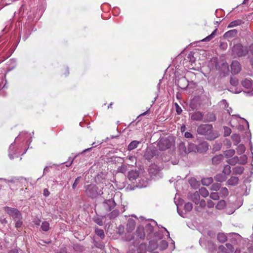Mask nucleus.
I'll list each match as a JSON object with an SVG mask.
<instances>
[{"mask_svg": "<svg viewBox=\"0 0 253 253\" xmlns=\"http://www.w3.org/2000/svg\"><path fill=\"white\" fill-rule=\"evenodd\" d=\"M231 73L233 74H237L239 73L241 70V66L240 63L237 61L232 62L231 65Z\"/></svg>", "mask_w": 253, "mask_h": 253, "instance_id": "9", "label": "nucleus"}, {"mask_svg": "<svg viewBox=\"0 0 253 253\" xmlns=\"http://www.w3.org/2000/svg\"><path fill=\"white\" fill-rule=\"evenodd\" d=\"M95 231L96 234L100 237V238L103 239L105 237V234L103 230L96 227Z\"/></svg>", "mask_w": 253, "mask_h": 253, "instance_id": "29", "label": "nucleus"}, {"mask_svg": "<svg viewBox=\"0 0 253 253\" xmlns=\"http://www.w3.org/2000/svg\"><path fill=\"white\" fill-rule=\"evenodd\" d=\"M216 120V117L212 113H208L206 116V121L208 122H213Z\"/></svg>", "mask_w": 253, "mask_h": 253, "instance_id": "25", "label": "nucleus"}, {"mask_svg": "<svg viewBox=\"0 0 253 253\" xmlns=\"http://www.w3.org/2000/svg\"><path fill=\"white\" fill-rule=\"evenodd\" d=\"M168 245L166 241L163 240L161 242V247L163 249H166Z\"/></svg>", "mask_w": 253, "mask_h": 253, "instance_id": "56", "label": "nucleus"}, {"mask_svg": "<svg viewBox=\"0 0 253 253\" xmlns=\"http://www.w3.org/2000/svg\"><path fill=\"white\" fill-rule=\"evenodd\" d=\"M199 194L203 197H207L209 196V193L208 190L205 187H202L199 189Z\"/></svg>", "mask_w": 253, "mask_h": 253, "instance_id": "23", "label": "nucleus"}, {"mask_svg": "<svg viewBox=\"0 0 253 253\" xmlns=\"http://www.w3.org/2000/svg\"><path fill=\"white\" fill-rule=\"evenodd\" d=\"M226 206V202L224 200H220L216 205L215 208L218 210H222Z\"/></svg>", "mask_w": 253, "mask_h": 253, "instance_id": "28", "label": "nucleus"}, {"mask_svg": "<svg viewBox=\"0 0 253 253\" xmlns=\"http://www.w3.org/2000/svg\"><path fill=\"white\" fill-rule=\"evenodd\" d=\"M94 221L96 223L100 226H102L103 225V221L101 218L100 217H96L94 218Z\"/></svg>", "mask_w": 253, "mask_h": 253, "instance_id": "52", "label": "nucleus"}, {"mask_svg": "<svg viewBox=\"0 0 253 253\" xmlns=\"http://www.w3.org/2000/svg\"><path fill=\"white\" fill-rule=\"evenodd\" d=\"M244 170V168L242 166H237L234 168L233 170V173L235 174H241Z\"/></svg>", "mask_w": 253, "mask_h": 253, "instance_id": "20", "label": "nucleus"}, {"mask_svg": "<svg viewBox=\"0 0 253 253\" xmlns=\"http://www.w3.org/2000/svg\"><path fill=\"white\" fill-rule=\"evenodd\" d=\"M210 198L214 200H217L219 198L218 193L216 192L211 193L210 196Z\"/></svg>", "mask_w": 253, "mask_h": 253, "instance_id": "45", "label": "nucleus"}, {"mask_svg": "<svg viewBox=\"0 0 253 253\" xmlns=\"http://www.w3.org/2000/svg\"><path fill=\"white\" fill-rule=\"evenodd\" d=\"M236 34H237V31L235 30H231V31H229L226 32L224 35L226 37H229L235 36Z\"/></svg>", "mask_w": 253, "mask_h": 253, "instance_id": "43", "label": "nucleus"}, {"mask_svg": "<svg viewBox=\"0 0 253 253\" xmlns=\"http://www.w3.org/2000/svg\"><path fill=\"white\" fill-rule=\"evenodd\" d=\"M222 155H218L213 157L212 159V163L214 165L219 164L223 159Z\"/></svg>", "mask_w": 253, "mask_h": 253, "instance_id": "16", "label": "nucleus"}, {"mask_svg": "<svg viewBox=\"0 0 253 253\" xmlns=\"http://www.w3.org/2000/svg\"><path fill=\"white\" fill-rule=\"evenodd\" d=\"M239 158L237 156H235L227 161V163L231 165H235L237 163H239Z\"/></svg>", "mask_w": 253, "mask_h": 253, "instance_id": "26", "label": "nucleus"}, {"mask_svg": "<svg viewBox=\"0 0 253 253\" xmlns=\"http://www.w3.org/2000/svg\"><path fill=\"white\" fill-rule=\"evenodd\" d=\"M154 156V153L152 150H147L145 153L144 157L148 160H150Z\"/></svg>", "mask_w": 253, "mask_h": 253, "instance_id": "27", "label": "nucleus"}, {"mask_svg": "<svg viewBox=\"0 0 253 253\" xmlns=\"http://www.w3.org/2000/svg\"><path fill=\"white\" fill-rule=\"evenodd\" d=\"M204 115L199 111H196L191 114V118L193 121H201L203 118Z\"/></svg>", "mask_w": 253, "mask_h": 253, "instance_id": "12", "label": "nucleus"}, {"mask_svg": "<svg viewBox=\"0 0 253 253\" xmlns=\"http://www.w3.org/2000/svg\"><path fill=\"white\" fill-rule=\"evenodd\" d=\"M43 195L45 197H47L49 195V192L47 189H44L43 190Z\"/></svg>", "mask_w": 253, "mask_h": 253, "instance_id": "62", "label": "nucleus"}, {"mask_svg": "<svg viewBox=\"0 0 253 253\" xmlns=\"http://www.w3.org/2000/svg\"><path fill=\"white\" fill-rule=\"evenodd\" d=\"M216 32V30H214L210 35H209L208 37H207L206 38H205L204 39H203L202 40V41H204V42L210 41V40H211L212 39H213L214 37Z\"/></svg>", "mask_w": 253, "mask_h": 253, "instance_id": "37", "label": "nucleus"}, {"mask_svg": "<svg viewBox=\"0 0 253 253\" xmlns=\"http://www.w3.org/2000/svg\"><path fill=\"white\" fill-rule=\"evenodd\" d=\"M146 227V228H149L150 232L153 231V227L151 225V224L150 223L147 224Z\"/></svg>", "mask_w": 253, "mask_h": 253, "instance_id": "63", "label": "nucleus"}, {"mask_svg": "<svg viewBox=\"0 0 253 253\" xmlns=\"http://www.w3.org/2000/svg\"><path fill=\"white\" fill-rule=\"evenodd\" d=\"M231 133V129L227 126H224V136H229Z\"/></svg>", "mask_w": 253, "mask_h": 253, "instance_id": "44", "label": "nucleus"}, {"mask_svg": "<svg viewBox=\"0 0 253 253\" xmlns=\"http://www.w3.org/2000/svg\"><path fill=\"white\" fill-rule=\"evenodd\" d=\"M207 206L209 208H213L214 206V203L211 200H208L207 202Z\"/></svg>", "mask_w": 253, "mask_h": 253, "instance_id": "58", "label": "nucleus"}, {"mask_svg": "<svg viewBox=\"0 0 253 253\" xmlns=\"http://www.w3.org/2000/svg\"><path fill=\"white\" fill-rule=\"evenodd\" d=\"M141 142L137 140H134L131 142L127 147L128 151H131L136 148H137L139 144H140Z\"/></svg>", "mask_w": 253, "mask_h": 253, "instance_id": "15", "label": "nucleus"}, {"mask_svg": "<svg viewBox=\"0 0 253 253\" xmlns=\"http://www.w3.org/2000/svg\"><path fill=\"white\" fill-rule=\"evenodd\" d=\"M119 214V211L117 210H113L112 212H111L108 214V217L110 218H115V217H117Z\"/></svg>", "mask_w": 253, "mask_h": 253, "instance_id": "34", "label": "nucleus"}, {"mask_svg": "<svg viewBox=\"0 0 253 253\" xmlns=\"http://www.w3.org/2000/svg\"><path fill=\"white\" fill-rule=\"evenodd\" d=\"M16 154V148L15 147V145L13 143H12L9 148L8 150V156L10 159H13L15 157H17V155L15 156L14 155Z\"/></svg>", "mask_w": 253, "mask_h": 253, "instance_id": "11", "label": "nucleus"}, {"mask_svg": "<svg viewBox=\"0 0 253 253\" xmlns=\"http://www.w3.org/2000/svg\"><path fill=\"white\" fill-rule=\"evenodd\" d=\"M242 84L244 87L247 89L252 88L253 86L252 82L251 80L247 79L243 81L242 82Z\"/></svg>", "mask_w": 253, "mask_h": 253, "instance_id": "17", "label": "nucleus"}, {"mask_svg": "<svg viewBox=\"0 0 253 253\" xmlns=\"http://www.w3.org/2000/svg\"><path fill=\"white\" fill-rule=\"evenodd\" d=\"M208 248L210 250H213L215 249L214 244L211 242H208Z\"/></svg>", "mask_w": 253, "mask_h": 253, "instance_id": "54", "label": "nucleus"}, {"mask_svg": "<svg viewBox=\"0 0 253 253\" xmlns=\"http://www.w3.org/2000/svg\"><path fill=\"white\" fill-rule=\"evenodd\" d=\"M230 84L233 86H236L238 84V80L236 78H231Z\"/></svg>", "mask_w": 253, "mask_h": 253, "instance_id": "48", "label": "nucleus"}, {"mask_svg": "<svg viewBox=\"0 0 253 253\" xmlns=\"http://www.w3.org/2000/svg\"><path fill=\"white\" fill-rule=\"evenodd\" d=\"M34 222L35 224H36V225H40L41 221L40 219H35L34 221Z\"/></svg>", "mask_w": 253, "mask_h": 253, "instance_id": "64", "label": "nucleus"}, {"mask_svg": "<svg viewBox=\"0 0 253 253\" xmlns=\"http://www.w3.org/2000/svg\"><path fill=\"white\" fill-rule=\"evenodd\" d=\"M231 138L234 143V145H237L241 141L240 136L239 134H234L232 135Z\"/></svg>", "mask_w": 253, "mask_h": 253, "instance_id": "22", "label": "nucleus"}, {"mask_svg": "<svg viewBox=\"0 0 253 253\" xmlns=\"http://www.w3.org/2000/svg\"><path fill=\"white\" fill-rule=\"evenodd\" d=\"M221 103L224 104L225 105V108H226V110H227V112L230 115L231 113V112L232 111L231 108L230 107H228V103L226 102V100H223L222 101H221Z\"/></svg>", "mask_w": 253, "mask_h": 253, "instance_id": "46", "label": "nucleus"}, {"mask_svg": "<svg viewBox=\"0 0 253 253\" xmlns=\"http://www.w3.org/2000/svg\"><path fill=\"white\" fill-rule=\"evenodd\" d=\"M177 86L181 89L186 88L188 85V81L185 77H182L178 79L176 82Z\"/></svg>", "mask_w": 253, "mask_h": 253, "instance_id": "10", "label": "nucleus"}, {"mask_svg": "<svg viewBox=\"0 0 253 253\" xmlns=\"http://www.w3.org/2000/svg\"><path fill=\"white\" fill-rule=\"evenodd\" d=\"M235 152L234 150L230 149V150L225 151L224 152V154L226 158H229L233 157L234 156V155L235 154Z\"/></svg>", "mask_w": 253, "mask_h": 253, "instance_id": "32", "label": "nucleus"}, {"mask_svg": "<svg viewBox=\"0 0 253 253\" xmlns=\"http://www.w3.org/2000/svg\"><path fill=\"white\" fill-rule=\"evenodd\" d=\"M184 136L187 138H190L193 137V135L189 132H185L184 133Z\"/></svg>", "mask_w": 253, "mask_h": 253, "instance_id": "59", "label": "nucleus"}, {"mask_svg": "<svg viewBox=\"0 0 253 253\" xmlns=\"http://www.w3.org/2000/svg\"><path fill=\"white\" fill-rule=\"evenodd\" d=\"M173 143V141L171 137H162L158 143V147L161 150H165L169 148Z\"/></svg>", "mask_w": 253, "mask_h": 253, "instance_id": "3", "label": "nucleus"}, {"mask_svg": "<svg viewBox=\"0 0 253 253\" xmlns=\"http://www.w3.org/2000/svg\"><path fill=\"white\" fill-rule=\"evenodd\" d=\"M239 179L237 177L232 176L227 181V184L232 186L236 185L238 183Z\"/></svg>", "mask_w": 253, "mask_h": 253, "instance_id": "18", "label": "nucleus"}, {"mask_svg": "<svg viewBox=\"0 0 253 253\" xmlns=\"http://www.w3.org/2000/svg\"><path fill=\"white\" fill-rule=\"evenodd\" d=\"M15 223V227L17 229L20 228L23 224V222L21 219H17Z\"/></svg>", "mask_w": 253, "mask_h": 253, "instance_id": "53", "label": "nucleus"}, {"mask_svg": "<svg viewBox=\"0 0 253 253\" xmlns=\"http://www.w3.org/2000/svg\"><path fill=\"white\" fill-rule=\"evenodd\" d=\"M103 206L107 211H110L116 206V203L113 199H111L105 200Z\"/></svg>", "mask_w": 253, "mask_h": 253, "instance_id": "8", "label": "nucleus"}, {"mask_svg": "<svg viewBox=\"0 0 253 253\" xmlns=\"http://www.w3.org/2000/svg\"><path fill=\"white\" fill-rule=\"evenodd\" d=\"M136 235L138 237H139L141 239H144L145 237V233L144 232V229L143 227L139 226L138 227L136 230Z\"/></svg>", "mask_w": 253, "mask_h": 253, "instance_id": "14", "label": "nucleus"}, {"mask_svg": "<svg viewBox=\"0 0 253 253\" xmlns=\"http://www.w3.org/2000/svg\"><path fill=\"white\" fill-rule=\"evenodd\" d=\"M226 179V177L225 176V175L223 173L217 174L214 176V179L216 181L219 182H222L225 181Z\"/></svg>", "mask_w": 253, "mask_h": 253, "instance_id": "19", "label": "nucleus"}, {"mask_svg": "<svg viewBox=\"0 0 253 253\" xmlns=\"http://www.w3.org/2000/svg\"><path fill=\"white\" fill-rule=\"evenodd\" d=\"M197 133L201 135H204L206 138L212 140L218 136L217 131L213 130V126L211 124H201L198 126Z\"/></svg>", "mask_w": 253, "mask_h": 253, "instance_id": "1", "label": "nucleus"}, {"mask_svg": "<svg viewBox=\"0 0 253 253\" xmlns=\"http://www.w3.org/2000/svg\"><path fill=\"white\" fill-rule=\"evenodd\" d=\"M176 111L178 114H180L182 112V110L181 109V107L179 106V105H177V107L176 108Z\"/></svg>", "mask_w": 253, "mask_h": 253, "instance_id": "61", "label": "nucleus"}, {"mask_svg": "<svg viewBox=\"0 0 253 253\" xmlns=\"http://www.w3.org/2000/svg\"><path fill=\"white\" fill-rule=\"evenodd\" d=\"M200 205V206L202 208H205L206 206V201L205 200L202 199L199 201V204Z\"/></svg>", "mask_w": 253, "mask_h": 253, "instance_id": "57", "label": "nucleus"}, {"mask_svg": "<svg viewBox=\"0 0 253 253\" xmlns=\"http://www.w3.org/2000/svg\"><path fill=\"white\" fill-rule=\"evenodd\" d=\"M190 151H195L196 149L197 152L202 153L207 151L209 149V145L206 142H203L200 143L198 146L194 144H191Z\"/></svg>", "mask_w": 253, "mask_h": 253, "instance_id": "6", "label": "nucleus"}, {"mask_svg": "<svg viewBox=\"0 0 253 253\" xmlns=\"http://www.w3.org/2000/svg\"><path fill=\"white\" fill-rule=\"evenodd\" d=\"M221 187V184L219 183H213L211 187V189L214 191L218 190Z\"/></svg>", "mask_w": 253, "mask_h": 253, "instance_id": "47", "label": "nucleus"}, {"mask_svg": "<svg viewBox=\"0 0 253 253\" xmlns=\"http://www.w3.org/2000/svg\"><path fill=\"white\" fill-rule=\"evenodd\" d=\"M4 211L11 216L13 220H16L17 219H22L21 213L17 209L8 207H4Z\"/></svg>", "mask_w": 253, "mask_h": 253, "instance_id": "5", "label": "nucleus"}, {"mask_svg": "<svg viewBox=\"0 0 253 253\" xmlns=\"http://www.w3.org/2000/svg\"><path fill=\"white\" fill-rule=\"evenodd\" d=\"M95 144V142H93L92 144V147H90V148H87V149H85V150H84L81 153V154H83L87 151H90V150L92 149V147H95V146L94 145Z\"/></svg>", "mask_w": 253, "mask_h": 253, "instance_id": "60", "label": "nucleus"}, {"mask_svg": "<svg viewBox=\"0 0 253 253\" xmlns=\"http://www.w3.org/2000/svg\"><path fill=\"white\" fill-rule=\"evenodd\" d=\"M246 150V148L243 144H240L237 148V152L239 155L243 154Z\"/></svg>", "mask_w": 253, "mask_h": 253, "instance_id": "33", "label": "nucleus"}, {"mask_svg": "<svg viewBox=\"0 0 253 253\" xmlns=\"http://www.w3.org/2000/svg\"><path fill=\"white\" fill-rule=\"evenodd\" d=\"M139 175V173L138 171L136 170H132L128 172V178L130 180H135Z\"/></svg>", "mask_w": 253, "mask_h": 253, "instance_id": "13", "label": "nucleus"}, {"mask_svg": "<svg viewBox=\"0 0 253 253\" xmlns=\"http://www.w3.org/2000/svg\"><path fill=\"white\" fill-rule=\"evenodd\" d=\"M247 156L245 155L241 156L239 158V163L242 165H245L247 162Z\"/></svg>", "mask_w": 253, "mask_h": 253, "instance_id": "40", "label": "nucleus"}, {"mask_svg": "<svg viewBox=\"0 0 253 253\" xmlns=\"http://www.w3.org/2000/svg\"><path fill=\"white\" fill-rule=\"evenodd\" d=\"M233 247L230 244L227 243L225 246L221 245L219 246L217 253H232Z\"/></svg>", "mask_w": 253, "mask_h": 253, "instance_id": "7", "label": "nucleus"}, {"mask_svg": "<svg viewBox=\"0 0 253 253\" xmlns=\"http://www.w3.org/2000/svg\"><path fill=\"white\" fill-rule=\"evenodd\" d=\"M199 193L196 192L194 193L191 197V199L195 203L198 205L199 204V201L200 200Z\"/></svg>", "mask_w": 253, "mask_h": 253, "instance_id": "21", "label": "nucleus"}, {"mask_svg": "<svg viewBox=\"0 0 253 253\" xmlns=\"http://www.w3.org/2000/svg\"><path fill=\"white\" fill-rule=\"evenodd\" d=\"M135 226V223L133 220H129L127 224V229L129 231L133 230Z\"/></svg>", "mask_w": 253, "mask_h": 253, "instance_id": "24", "label": "nucleus"}, {"mask_svg": "<svg viewBox=\"0 0 253 253\" xmlns=\"http://www.w3.org/2000/svg\"><path fill=\"white\" fill-rule=\"evenodd\" d=\"M231 172V167L229 165H226L223 170V173L225 175H228Z\"/></svg>", "mask_w": 253, "mask_h": 253, "instance_id": "41", "label": "nucleus"}, {"mask_svg": "<svg viewBox=\"0 0 253 253\" xmlns=\"http://www.w3.org/2000/svg\"><path fill=\"white\" fill-rule=\"evenodd\" d=\"M127 159L130 161L129 164L130 165L133 166V164H136V158L134 156H128L127 157Z\"/></svg>", "mask_w": 253, "mask_h": 253, "instance_id": "39", "label": "nucleus"}, {"mask_svg": "<svg viewBox=\"0 0 253 253\" xmlns=\"http://www.w3.org/2000/svg\"><path fill=\"white\" fill-rule=\"evenodd\" d=\"M41 228L44 231H47L49 229V223L47 221H44L42 223Z\"/></svg>", "mask_w": 253, "mask_h": 253, "instance_id": "36", "label": "nucleus"}, {"mask_svg": "<svg viewBox=\"0 0 253 253\" xmlns=\"http://www.w3.org/2000/svg\"><path fill=\"white\" fill-rule=\"evenodd\" d=\"M85 192L87 196L91 198H95L99 195L103 194V192L99 190L95 185H89L86 187Z\"/></svg>", "mask_w": 253, "mask_h": 253, "instance_id": "4", "label": "nucleus"}, {"mask_svg": "<svg viewBox=\"0 0 253 253\" xmlns=\"http://www.w3.org/2000/svg\"><path fill=\"white\" fill-rule=\"evenodd\" d=\"M192 208H193V205L190 202L186 203L184 205V210L186 211L189 212V211H191L192 210Z\"/></svg>", "mask_w": 253, "mask_h": 253, "instance_id": "42", "label": "nucleus"}, {"mask_svg": "<svg viewBox=\"0 0 253 253\" xmlns=\"http://www.w3.org/2000/svg\"><path fill=\"white\" fill-rule=\"evenodd\" d=\"M217 240L220 242H224L227 240L226 235L224 233H219L217 236Z\"/></svg>", "mask_w": 253, "mask_h": 253, "instance_id": "30", "label": "nucleus"}, {"mask_svg": "<svg viewBox=\"0 0 253 253\" xmlns=\"http://www.w3.org/2000/svg\"><path fill=\"white\" fill-rule=\"evenodd\" d=\"M234 237H233L232 239H235L236 240V243H237V241H241V236L239 235L238 234L234 233L233 234Z\"/></svg>", "mask_w": 253, "mask_h": 253, "instance_id": "55", "label": "nucleus"}, {"mask_svg": "<svg viewBox=\"0 0 253 253\" xmlns=\"http://www.w3.org/2000/svg\"><path fill=\"white\" fill-rule=\"evenodd\" d=\"M241 23H242V21L240 20L233 21L231 22V23H230V24L228 25V27L231 28V27H235L236 26L240 25L241 24Z\"/></svg>", "mask_w": 253, "mask_h": 253, "instance_id": "38", "label": "nucleus"}, {"mask_svg": "<svg viewBox=\"0 0 253 253\" xmlns=\"http://www.w3.org/2000/svg\"><path fill=\"white\" fill-rule=\"evenodd\" d=\"M27 135V133L25 132H21L19 135L16 138V139H25V137Z\"/></svg>", "mask_w": 253, "mask_h": 253, "instance_id": "51", "label": "nucleus"}, {"mask_svg": "<svg viewBox=\"0 0 253 253\" xmlns=\"http://www.w3.org/2000/svg\"><path fill=\"white\" fill-rule=\"evenodd\" d=\"M190 106L193 110L197 108L198 105L197 104H196L195 99H193L192 100H191L190 103Z\"/></svg>", "mask_w": 253, "mask_h": 253, "instance_id": "50", "label": "nucleus"}, {"mask_svg": "<svg viewBox=\"0 0 253 253\" xmlns=\"http://www.w3.org/2000/svg\"><path fill=\"white\" fill-rule=\"evenodd\" d=\"M249 52L247 47L243 46L241 44L234 45L232 48V53L237 57H242L246 55Z\"/></svg>", "mask_w": 253, "mask_h": 253, "instance_id": "2", "label": "nucleus"}, {"mask_svg": "<svg viewBox=\"0 0 253 253\" xmlns=\"http://www.w3.org/2000/svg\"><path fill=\"white\" fill-rule=\"evenodd\" d=\"M81 178V177H78L77 178H76V179L72 185V188L73 189H75L76 188V186L79 183Z\"/></svg>", "mask_w": 253, "mask_h": 253, "instance_id": "49", "label": "nucleus"}, {"mask_svg": "<svg viewBox=\"0 0 253 253\" xmlns=\"http://www.w3.org/2000/svg\"><path fill=\"white\" fill-rule=\"evenodd\" d=\"M212 177L204 178L202 180V183L204 185H209L212 182Z\"/></svg>", "mask_w": 253, "mask_h": 253, "instance_id": "35", "label": "nucleus"}, {"mask_svg": "<svg viewBox=\"0 0 253 253\" xmlns=\"http://www.w3.org/2000/svg\"><path fill=\"white\" fill-rule=\"evenodd\" d=\"M229 191L226 187L222 188L219 191V195L221 197H226L228 195Z\"/></svg>", "mask_w": 253, "mask_h": 253, "instance_id": "31", "label": "nucleus"}]
</instances>
